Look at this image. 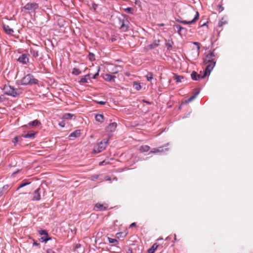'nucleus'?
<instances>
[{"label": "nucleus", "instance_id": "f3484780", "mask_svg": "<svg viewBox=\"0 0 253 253\" xmlns=\"http://www.w3.org/2000/svg\"><path fill=\"white\" fill-rule=\"evenodd\" d=\"M41 125L40 122L38 120H35L33 121L30 122L28 125H26V126H34L38 125Z\"/></svg>", "mask_w": 253, "mask_h": 253}, {"label": "nucleus", "instance_id": "603ef678", "mask_svg": "<svg viewBox=\"0 0 253 253\" xmlns=\"http://www.w3.org/2000/svg\"><path fill=\"white\" fill-rule=\"evenodd\" d=\"M33 245H34V246H38V245H40V244H39V243H38L37 242L34 241V243H33Z\"/></svg>", "mask_w": 253, "mask_h": 253}, {"label": "nucleus", "instance_id": "1a4fd4ad", "mask_svg": "<svg viewBox=\"0 0 253 253\" xmlns=\"http://www.w3.org/2000/svg\"><path fill=\"white\" fill-rule=\"evenodd\" d=\"M17 60L23 64H26L29 62L28 55L22 54L19 57Z\"/></svg>", "mask_w": 253, "mask_h": 253}, {"label": "nucleus", "instance_id": "a19ab883", "mask_svg": "<svg viewBox=\"0 0 253 253\" xmlns=\"http://www.w3.org/2000/svg\"><path fill=\"white\" fill-rule=\"evenodd\" d=\"M97 103L99 104H100V105H104L106 103V102L105 101H97L96 102Z\"/></svg>", "mask_w": 253, "mask_h": 253}, {"label": "nucleus", "instance_id": "c03bdc74", "mask_svg": "<svg viewBox=\"0 0 253 253\" xmlns=\"http://www.w3.org/2000/svg\"><path fill=\"white\" fill-rule=\"evenodd\" d=\"M98 75H99L98 73L97 72V73H96L95 75H93L92 78L95 79L97 78V77L98 76Z\"/></svg>", "mask_w": 253, "mask_h": 253}, {"label": "nucleus", "instance_id": "0eeeda50", "mask_svg": "<svg viewBox=\"0 0 253 253\" xmlns=\"http://www.w3.org/2000/svg\"><path fill=\"white\" fill-rule=\"evenodd\" d=\"M39 233L40 235H43V236L40 239L42 242H46L47 241L51 239V238L49 237L48 233L46 230H41L39 231Z\"/></svg>", "mask_w": 253, "mask_h": 253}, {"label": "nucleus", "instance_id": "7c9ffc66", "mask_svg": "<svg viewBox=\"0 0 253 253\" xmlns=\"http://www.w3.org/2000/svg\"><path fill=\"white\" fill-rule=\"evenodd\" d=\"M153 74L151 72H148L147 74V75L146 76V77L147 78V80L148 81H151L152 79H153Z\"/></svg>", "mask_w": 253, "mask_h": 253}, {"label": "nucleus", "instance_id": "4d7b16f0", "mask_svg": "<svg viewBox=\"0 0 253 253\" xmlns=\"http://www.w3.org/2000/svg\"><path fill=\"white\" fill-rule=\"evenodd\" d=\"M103 163H104V161H103V162H100V163H99V165H103Z\"/></svg>", "mask_w": 253, "mask_h": 253}, {"label": "nucleus", "instance_id": "f704fd0d", "mask_svg": "<svg viewBox=\"0 0 253 253\" xmlns=\"http://www.w3.org/2000/svg\"><path fill=\"white\" fill-rule=\"evenodd\" d=\"M174 26L176 28L178 33L180 34V32L182 30H184V28L179 25H175Z\"/></svg>", "mask_w": 253, "mask_h": 253}, {"label": "nucleus", "instance_id": "3c124183", "mask_svg": "<svg viewBox=\"0 0 253 253\" xmlns=\"http://www.w3.org/2000/svg\"><path fill=\"white\" fill-rule=\"evenodd\" d=\"M119 72V71L118 70H113L112 72H111L112 74H117Z\"/></svg>", "mask_w": 253, "mask_h": 253}, {"label": "nucleus", "instance_id": "2f4dec72", "mask_svg": "<svg viewBox=\"0 0 253 253\" xmlns=\"http://www.w3.org/2000/svg\"><path fill=\"white\" fill-rule=\"evenodd\" d=\"M227 23V22L224 19V18H222L221 20L219 22L218 24V26L219 27H222L223 25Z\"/></svg>", "mask_w": 253, "mask_h": 253}, {"label": "nucleus", "instance_id": "864d4df0", "mask_svg": "<svg viewBox=\"0 0 253 253\" xmlns=\"http://www.w3.org/2000/svg\"><path fill=\"white\" fill-rule=\"evenodd\" d=\"M3 195V192L2 190H0V197Z\"/></svg>", "mask_w": 253, "mask_h": 253}, {"label": "nucleus", "instance_id": "412c9836", "mask_svg": "<svg viewBox=\"0 0 253 253\" xmlns=\"http://www.w3.org/2000/svg\"><path fill=\"white\" fill-rule=\"evenodd\" d=\"M158 246H159L156 243L153 244V246L148 250V253H154Z\"/></svg>", "mask_w": 253, "mask_h": 253}, {"label": "nucleus", "instance_id": "72a5a7b5", "mask_svg": "<svg viewBox=\"0 0 253 253\" xmlns=\"http://www.w3.org/2000/svg\"><path fill=\"white\" fill-rule=\"evenodd\" d=\"M88 58L89 60L91 61H93L95 60L94 54L91 52L89 53Z\"/></svg>", "mask_w": 253, "mask_h": 253}, {"label": "nucleus", "instance_id": "58836bf2", "mask_svg": "<svg viewBox=\"0 0 253 253\" xmlns=\"http://www.w3.org/2000/svg\"><path fill=\"white\" fill-rule=\"evenodd\" d=\"M193 43L197 46V49L199 50L200 48V43L198 42H194Z\"/></svg>", "mask_w": 253, "mask_h": 253}, {"label": "nucleus", "instance_id": "2eb2a0df", "mask_svg": "<svg viewBox=\"0 0 253 253\" xmlns=\"http://www.w3.org/2000/svg\"><path fill=\"white\" fill-rule=\"evenodd\" d=\"M168 148H164V147H159L156 148H153L150 152V153H162L168 151Z\"/></svg>", "mask_w": 253, "mask_h": 253}, {"label": "nucleus", "instance_id": "9d476101", "mask_svg": "<svg viewBox=\"0 0 253 253\" xmlns=\"http://www.w3.org/2000/svg\"><path fill=\"white\" fill-rule=\"evenodd\" d=\"M108 208L107 204H101L100 203H97L95 204L94 210L98 211H102L106 210Z\"/></svg>", "mask_w": 253, "mask_h": 253}, {"label": "nucleus", "instance_id": "423d86ee", "mask_svg": "<svg viewBox=\"0 0 253 253\" xmlns=\"http://www.w3.org/2000/svg\"><path fill=\"white\" fill-rule=\"evenodd\" d=\"M119 25L120 29L124 32H126L128 30L129 22L126 19H119Z\"/></svg>", "mask_w": 253, "mask_h": 253}, {"label": "nucleus", "instance_id": "bb28decb", "mask_svg": "<svg viewBox=\"0 0 253 253\" xmlns=\"http://www.w3.org/2000/svg\"><path fill=\"white\" fill-rule=\"evenodd\" d=\"M35 135V133H28L27 134L22 135V136L25 138H34Z\"/></svg>", "mask_w": 253, "mask_h": 253}, {"label": "nucleus", "instance_id": "ea45409f", "mask_svg": "<svg viewBox=\"0 0 253 253\" xmlns=\"http://www.w3.org/2000/svg\"><path fill=\"white\" fill-rule=\"evenodd\" d=\"M18 140H19V137L17 136H16L13 139L12 142L15 144L18 141Z\"/></svg>", "mask_w": 253, "mask_h": 253}, {"label": "nucleus", "instance_id": "f8f14e48", "mask_svg": "<svg viewBox=\"0 0 253 253\" xmlns=\"http://www.w3.org/2000/svg\"><path fill=\"white\" fill-rule=\"evenodd\" d=\"M40 190L41 188L39 187L34 191L33 193L32 201H40L41 200Z\"/></svg>", "mask_w": 253, "mask_h": 253}, {"label": "nucleus", "instance_id": "aec40b11", "mask_svg": "<svg viewBox=\"0 0 253 253\" xmlns=\"http://www.w3.org/2000/svg\"><path fill=\"white\" fill-rule=\"evenodd\" d=\"M95 120L99 123H102L104 121V116L102 114H97L95 116Z\"/></svg>", "mask_w": 253, "mask_h": 253}, {"label": "nucleus", "instance_id": "c9c22d12", "mask_svg": "<svg viewBox=\"0 0 253 253\" xmlns=\"http://www.w3.org/2000/svg\"><path fill=\"white\" fill-rule=\"evenodd\" d=\"M29 184H30V182H23L22 183H21V184H20V185L18 187L17 189V190H19L20 188H22L26 185H29Z\"/></svg>", "mask_w": 253, "mask_h": 253}, {"label": "nucleus", "instance_id": "5fc2aeb1", "mask_svg": "<svg viewBox=\"0 0 253 253\" xmlns=\"http://www.w3.org/2000/svg\"><path fill=\"white\" fill-rule=\"evenodd\" d=\"M164 25H165V24L164 23L158 24V26H159L160 27H162V26H164Z\"/></svg>", "mask_w": 253, "mask_h": 253}, {"label": "nucleus", "instance_id": "4be33fe9", "mask_svg": "<svg viewBox=\"0 0 253 253\" xmlns=\"http://www.w3.org/2000/svg\"><path fill=\"white\" fill-rule=\"evenodd\" d=\"M160 44L159 40H155L153 41V43L150 44L149 46L150 48H154L156 46H158Z\"/></svg>", "mask_w": 253, "mask_h": 253}, {"label": "nucleus", "instance_id": "20e7f679", "mask_svg": "<svg viewBox=\"0 0 253 253\" xmlns=\"http://www.w3.org/2000/svg\"><path fill=\"white\" fill-rule=\"evenodd\" d=\"M109 141V138H107L106 140H103L99 142L97 146H96L94 148V152L95 153H99L102 152L103 150H104L106 147L107 144L108 143Z\"/></svg>", "mask_w": 253, "mask_h": 253}, {"label": "nucleus", "instance_id": "cd10ccee", "mask_svg": "<svg viewBox=\"0 0 253 253\" xmlns=\"http://www.w3.org/2000/svg\"><path fill=\"white\" fill-rule=\"evenodd\" d=\"M184 79V77L182 76L175 75L174 80L176 82L179 83L182 81V80Z\"/></svg>", "mask_w": 253, "mask_h": 253}, {"label": "nucleus", "instance_id": "c85d7f7f", "mask_svg": "<svg viewBox=\"0 0 253 253\" xmlns=\"http://www.w3.org/2000/svg\"><path fill=\"white\" fill-rule=\"evenodd\" d=\"M81 71L76 68H74L72 70V73L75 75H78L81 74Z\"/></svg>", "mask_w": 253, "mask_h": 253}, {"label": "nucleus", "instance_id": "09e8293b", "mask_svg": "<svg viewBox=\"0 0 253 253\" xmlns=\"http://www.w3.org/2000/svg\"><path fill=\"white\" fill-rule=\"evenodd\" d=\"M123 234V233L122 232H120V233H118L117 234H116V236L117 237V238H119L121 236V235Z\"/></svg>", "mask_w": 253, "mask_h": 253}, {"label": "nucleus", "instance_id": "dca6fc26", "mask_svg": "<svg viewBox=\"0 0 253 253\" xmlns=\"http://www.w3.org/2000/svg\"><path fill=\"white\" fill-rule=\"evenodd\" d=\"M3 29L7 34L12 35L14 32L13 30L8 25H3Z\"/></svg>", "mask_w": 253, "mask_h": 253}, {"label": "nucleus", "instance_id": "5701e85b", "mask_svg": "<svg viewBox=\"0 0 253 253\" xmlns=\"http://www.w3.org/2000/svg\"><path fill=\"white\" fill-rule=\"evenodd\" d=\"M30 52L32 56L35 58H36L39 56V51L38 50L31 48Z\"/></svg>", "mask_w": 253, "mask_h": 253}, {"label": "nucleus", "instance_id": "a18cd8bd", "mask_svg": "<svg viewBox=\"0 0 253 253\" xmlns=\"http://www.w3.org/2000/svg\"><path fill=\"white\" fill-rule=\"evenodd\" d=\"M65 124L64 122H62L60 123H59V125L62 127H64L65 126Z\"/></svg>", "mask_w": 253, "mask_h": 253}, {"label": "nucleus", "instance_id": "e433bc0d", "mask_svg": "<svg viewBox=\"0 0 253 253\" xmlns=\"http://www.w3.org/2000/svg\"><path fill=\"white\" fill-rule=\"evenodd\" d=\"M108 240L110 243H112V244L118 243V241L115 239L108 238Z\"/></svg>", "mask_w": 253, "mask_h": 253}, {"label": "nucleus", "instance_id": "6e6552de", "mask_svg": "<svg viewBox=\"0 0 253 253\" xmlns=\"http://www.w3.org/2000/svg\"><path fill=\"white\" fill-rule=\"evenodd\" d=\"M199 18V13L198 11L196 12V15L195 16L194 18L189 21H184V20H179L178 19L176 20V21L180 22L181 23L184 24H191L195 23Z\"/></svg>", "mask_w": 253, "mask_h": 253}, {"label": "nucleus", "instance_id": "052dcab7", "mask_svg": "<svg viewBox=\"0 0 253 253\" xmlns=\"http://www.w3.org/2000/svg\"><path fill=\"white\" fill-rule=\"evenodd\" d=\"M115 40V39H112V41L113 42Z\"/></svg>", "mask_w": 253, "mask_h": 253}, {"label": "nucleus", "instance_id": "473e14b6", "mask_svg": "<svg viewBox=\"0 0 253 253\" xmlns=\"http://www.w3.org/2000/svg\"><path fill=\"white\" fill-rule=\"evenodd\" d=\"M125 11L127 13L133 14L134 9L132 7H127L125 9Z\"/></svg>", "mask_w": 253, "mask_h": 253}, {"label": "nucleus", "instance_id": "a878e982", "mask_svg": "<svg viewBox=\"0 0 253 253\" xmlns=\"http://www.w3.org/2000/svg\"><path fill=\"white\" fill-rule=\"evenodd\" d=\"M90 76L89 74H87L85 75L84 77H82L80 81V83H87V77H89Z\"/></svg>", "mask_w": 253, "mask_h": 253}, {"label": "nucleus", "instance_id": "4468645a", "mask_svg": "<svg viewBox=\"0 0 253 253\" xmlns=\"http://www.w3.org/2000/svg\"><path fill=\"white\" fill-rule=\"evenodd\" d=\"M103 79L107 82H114L116 79V76L109 74H105L103 76Z\"/></svg>", "mask_w": 253, "mask_h": 253}, {"label": "nucleus", "instance_id": "79ce46f5", "mask_svg": "<svg viewBox=\"0 0 253 253\" xmlns=\"http://www.w3.org/2000/svg\"><path fill=\"white\" fill-rule=\"evenodd\" d=\"M81 247V244H77L76 245V246L75 247V250H77L78 248H80Z\"/></svg>", "mask_w": 253, "mask_h": 253}, {"label": "nucleus", "instance_id": "9b49d317", "mask_svg": "<svg viewBox=\"0 0 253 253\" xmlns=\"http://www.w3.org/2000/svg\"><path fill=\"white\" fill-rule=\"evenodd\" d=\"M207 76H205V73L203 76L198 74L196 72L193 71L191 74V77L192 80L195 81H198L200 79L205 78Z\"/></svg>", "mask_w": 253, "mask_h": 253}, {"label": "nucleus", "instance_id": "b1692460", "mask_svg": "<svg viewBox=\"0 0 253 253\" xmlns=\"http://www.w3.org/2000/svg\"><path fill=\"white\" fill-rule=\"evenodd\" d=\"M199 91L195 92L193 95H192L190 97H189L186 101V102H190L194 100L197 97V95L199 94Z\"/></svg>", "mask_w": 253, "mask_h": 253}, {"label": "nucleus", "instance_id": "7ed1b4c3", "mask_svg": "<svg viewBox=\"0 0 253 253\" xmlns=\"http://www.w3.org/2000/svg\"><path fill=\"white\" fill-rule=\"evenodd\" d=\"M21 83L23 85H32L37 84L38 80L34 78L32 74H29L22 79Z\"/></svg>", "mask_w": 253, "mask_h": 253}, {"label": "nucleus", "instance_id": "a211bd4d", "mask_svg": "<svg viewBox=\"0 0 253 253\" xmlns=\"http://www.w3.org/2000/svg\"><path fill=\"white\" fill-rule=\"evenodd\" d=\"M81 135V131L80 130H76L72 132L70 135V137H78Z\"/></svg>", "mask_w": 253, "mask_h": 253}, {"label": "nucleus", "instance_id": "8fccbe9b", "mask_svg": "<svg viewBox=\"0 0 253 253\" xmlns=\"http://www.w3.org/2000/svg\"><path fill=\"white\" fill-rule=\"evenodd\" d=\"M166 46L168 47V48L169 49H170V48H171V45H170V43H167Z\"/></svg>", "mask_w": 253, "mask_h": 253}, {"label": "nucleus", "instance_id": "6e6d98bb", "mask_svg": "<svg viewBox=\"0 0 253 253\" xmlns=\"http://www.w3.org/2000/svg\"><path fill=\"white\" fill-rule=\"evenodd\" d=\"M174 241L176 240V234L174 235Z\"/></svg>", "mask_w": 253, "mask_h": 253}, {"label": "nucleus", "instance_id": "de8ad7c7", "mask_svg": "<svg viewBox=\"0 0 253 253\" xmlns=\"http://www.w3.org/2000/svg\"><path fill=\"white\" fill-rule=\"evenodd\" d=\"M127 253H132V250L131 248L128 249L127 250Z\"/></svg>", "mask_w": 253, "mask_h": 253}, {"label": "nucleus", "instance_id": "bf43d9fd", "mask_svg": "<svg viewBox=\"0 0 253 253\" xmlns=\"http://www.w3.org/2000/svg\"><path fill=\"white\" fill-rule=\"evenodd\" d=\"M2 101V98L0 96V102H1Z\"/></svg>", "mask_w": 253, "mask_h": 253}, {"label": "nucleus", "instance_id": "ddd939ff", "mask_svg": "<svg viewBox=\"0 0 253 253\" xmlns=\"http://www.w3.org/2000/svg\"><path fill=\"white\" fill-rule=\"evenodd\" d=\"M117 126L116 123L114 122L110 124L106 128V130L108 132H113L115 130Z\"/></svg>", "mask_w": 253, "mask_h": 253}, {"label": "nucleus", "instance_id": "f03ea898", "mask_svg": "<svg viewBox=\"0 0 253 253\" xmlns=\"http://www.w3.org/2000/svg\"><path fill=\"white\" fill-rule=\"evenodd\" d=\"M3 89L6 94L13 97L18 96L22 93L20 89L14 88L10 85H4Z\"/></svg>", "mask_w": 253, "mask_h": 253}, {"label": "nucleus", "instance_id": "4c0bfd02", "mask_svg": "<svg viewBox=\"0 0 253 253\" xmlns=\"http://www.w3.org/2000/svg\"><path fill=\"white\" fill-rule=\"evenodd\" d=\"M217 10H218V12H219V13L224 10V7L221 4H218L217 6Z\"/></svg>", "mask_w": 253, "mask_h": 253}, {"label": "nucleus", "instance_id": "39448f33", "mask_svg": "<svg viewBox=\"0 0 253 253\" xmlns=\"http://www.w3.org/2000/svg\"><path fill=\"white\" fill-rule=\"evenodd\" d=\"M39 7V5L36 2H28L24 6V8L25 10L35 11L36 9H38Z\"/></svg>", "mask_w": 253, "mask_h": 253}, {"label": "nucleus", "instance_id": "37998d69", "mask_svg": "<svg viewBox=\"0 0 253 253\" xmlns=\"http://www.w3.org/2000/svg\"><path fill=\"white\" fill-rule=\"evenodd\" d=\"M47 253H55V252L51 249H48L46 251Z\"/></svg>", "mask_w": 253, "mask_h": 253}, {"label": "nucleus", "instance_id": "393cba45", "mask_svg": "<svg viewBox=\"0 0 253 253\" xmlns=\"http://www.w3.org/2000/svg\"><path fill=\"white\" fill-rule=\"evenodd\" d=\"M74 116V115L70 114V113H66L63 116V119L64 120H69L71 119Z\"/></svg>", "mask_w": 253, "mask_h": 253}, {"label": "nucleus", "instance_id": "c756f323", "mask_svg": "<svg viewBox=\"0 0 253 253\" xmlns=\"http://www.w3.org/2000/svg\"><path fill=\"white\" fill-rule=\"evenodd\" d=\"M133 86L137 90H139L141 88L140 84L135 82H133Z\"/></svg>", "mask_w": 253, "mask_h": 253}, {"label": "nucleus", "instance_id": "f257e3e1", "mask_svg": "<svg viewBox=\"0 0 253 253\" xmlns=\"http://www.w3.org/2000/svg\"><path fill=\"white\" fill-rule=\"evenodd\" d=\"M216 57L217 54L214 52V50L210 51L206 55L203 62L205 64H207V66L205 70V76H208L210 74L215 65Z\"/></svg>", "mask_w": 253, "mask_h": 253}, {"label": "nucleus", "instance_id": "13d9d810", "mask_svg": "<svg viewBox=\"0 0 253 253\" xmlns=\"http://www.w3.org/2000/svg\"><path fill=\"white\" fill-rule=\"evenodd\" d=\"M145 102H146V103H147L148 104H150V103L149 101H145Z\"/></svg>", "mask_w": 253, "mask_h": 253}, {"label": "nucleus", "instance_id": "6ab92c4d", "mask_svg": "<svg viewBox=\"0 0 253 253\" xmlns=\"http://www.w3.org/2000/svg\"><path fill=\"white\" fill-rule=\"evenodd\" d=\"M150 149V146L148 145H142L139 148V151L140 152H148Z\"/></svg>", "mask_w": 253, "mask_h": 253}, {"label": "nucleus", "instance_id": "49530a36", "mask_svg": "<svg viewBox=\"0 0 253 253\" xmlns=\"http://www.w3.org/2000/svg\"><path fill=\"white\" fill-rule=\"evenodd\" d=\"M136 226V223H135V222H133V223H132L130 225L129 227H130V228H132V227H134V226Z\"/></svg>", "mask_w": 253, "mask_h": 253}]
</instances>
